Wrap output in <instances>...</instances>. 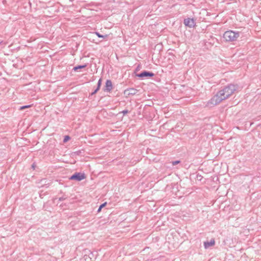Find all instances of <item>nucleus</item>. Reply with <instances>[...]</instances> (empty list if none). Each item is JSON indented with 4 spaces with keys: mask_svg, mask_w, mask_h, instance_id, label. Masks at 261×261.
I'll use <instances>...</instances> for the list:
<instances>
[{
    "mask_svg": "<svg viewBox=\"0 0 261 261\" xmlns=\"http://www.w3.org/2000/svg\"><path fill=\"white\" fill-rule=\"evenodd\" d=\"M238 89L237 85L229 84L225 86L208 101L207 106L211 107L219 104L222 101L228 98Z\"/></svg>",
    "mask_w": 261,
    "mask_h": 261,
    "instance_id": "obj_1",
    "label": "nucleus"
},
{
    "mask_svg": "<svg viewBox=\"0 0 261 261\" xmlns=\"http://www.w3.org/2000/svg\"><path fill=\"white\" fill-rule=\"evenodd\" d=\"M240 36L239 32L227 31L223 34V38L226 42H232L236 41Z\"/></svg>",
    "mask_w": 261,
    "mask_h": 261,
    "instance_id": "obj_2",
    "label": "nucleus"
},
{
    "mask_svg": "<svg viewBox=\"0 0 261 261\" xmlns=\"http://www.w3.org/2000/svg\"><path fill=\"white\" fill-rule=\"evenodd\" d=\"M86 178L85 173L81 172H75L72 174L69 179L71 180L81 181Z\"/></svg>",
    "mask_w": 261,
    "mask_h": 261,
    "instance_id": "obj_3",
    "label": "nucleus"
},
{
    "mask_svg": "<svg viewBox=\"0 0 261 261\" xmlns=\"http://www.w3.org/2000/svg\"><path fill=\"white\" fill-rule=\"evenodd\" d=\"M154 75V74L153 72L147 70H144L141 73L136 74L137 76L142 79H147L152 77Z\"/></svg>",
    "mask_w": 261,
    "mask_h": 261,
    "instance_id": "obj_4",
    "label": "nucleus"
},
{
    "mask_svg": "<svg viewBox=\"0 0 261 261\" xmlns=\"http://www.w3.org/2000/svg\"><path fill=\"white\" fill-rule=\"evenodd\" d=\"M183 23L186 27L190 28H194L196 25L195 19L194 18H185Z\"/></svg>",
    "mask_w": 261,
    "mask_h": 261,
    "instance_id": "obj_5",
    "label": "nucleus"
},
{
    "mask_svg": "<svg viewBox=\"0 0 261 261\" xmlns=\"http://www.w3.org/2000/svg\"><path fill=\"white\" fill-rule=\"evenodd\" d=\"M113 89L112 83L110 80H107L106 82L105 91L110 92Z\"/></svg>",
    "mask_w": 261,
    "mask_h": 261,
    "instance_id": "obj_6",
    "label": "nucleus"
},
{
    "mask_svg": "<svg viewBox=\"0 0 261 261\" xmlns=\"http://www.w3.org/2000/svg\"><path fill=\"white\" fill-rule=\"evenodd\" d=\"M138 92V90L133 88H130L126 89L124 91V93H127L128 95H134L136 94Z\"/></svg>",
    "mask_w": 261,
    "mask_h": 261,
    "instance_id": "obj_7",
    "label": "nucleus"
},
{
    "mask_svg": "<svg viewBox=\"0 0 261 261\" xmlns=\"http://www.w3.org/2000/svg\"><path fill=\"white\" fill-rule=\"evenodd\" d=\"M215 242L214 239L211 240L210 241H206L204 242V247L205 249L208 248L210 247L213 246L215 245Z\"/></svg>",
    "mask_w": 261,
    "mask_h": 261,
    "instance_id": "obj_8",
    "label": "nucleus"
},
{
    "mask_svg": "<svg viewBox=\"0 0 261 261\" xmlns=\"http://www.w3.org/2000/svg\"><path fill=\"white\" fill-rule=\"evenodd\" d=\"M87 65L86 64H84V65H77V66L74 67L73 68V70L75 71H78L79 69L85 68V67H87Z\"/></svg>",
    "mask_w": 261,
    "mask_h": 261,
    "instance_id": "obj_9",
    "label": "nucleus"
},
{
    "mask_svg": "<svg viewBox=\"0 0 261 261\" xmlns=\"http://www.w3.org/2000/svg\"><path fill=\"white\" fill-rule=\"evenodd\" d=\"M95 34L96 35L99 37V38H103V39H106L108 37V35H101L98 32H95Z\"/></svg>",
    "mask_w": 261,
    "mask_h": 261,
    "instance_id": "obj_10",
    "label": "nucleus"
},
{
    "mask_svg": "<svg viewBox=\"0 0 261 261\" xmlns=\"http://www.w3.org/2000/svg\"><path fill=\"white\" fill-rule=\"evenodd\" d=\"M107 205V202H104L103 203H102L99 207L98 210H97V212L99 213L101 211V209L104 207L106 205Z\"/></svg>",
    "mask_w": 261,
    "mask_h": 261,
    "instance_id": "obj_11",
    "label": "nucleus"
},
{
    "mask_svg": "<svg viewBox=\"0 0 261 261\" xmlns=\"http://www.w3.org/2000/svg\"><path fill=\"white\" fill-rule=\"evenodd\" d=\"M32 105H25L20 107L19 110H23L25 109L31 107Z\"/></svg>",
    "mask_w": 261,
    "mask_h": 261,
    "instance_id": "obj_12",
    "label": "nucleus"
},
{
    "mask_svg": "<svg viewBox=\"0 0 261 261\" xmlns=\"http://www.w3.org/2000/svg\"><path fill=\"white\" fill-rule=\"evenodd\" d=\"M101 82H102V80L101 79H100L98 81V83H97V88H99V89H100V86H101Z\"/></svg>",
    "mask_w": 261,
    "mask_h": 261,
    "instance_id": "obj_13",
    "label": "nucleus"
},
{
    "mask_svg": "<svg viewBox=\"0 0 261 261\" xmlns=\"http://www.w3.org/2000/svg\"><path fill=\"white\" fill-rule=\"evenodd\" d=\"M84 257L86 261H91V257H89L88 255H85Z\"/></svg>",
    "mask_w": 261,
    "mask_h": 261,
    "instance_id": "obj_14",
    "label": "nucleus"
},
{
    "mask_svg": "<svg viewBox=\"0 0 261 261\" xmlns=\"http://www.w3.org/2000/svg\"><path fill=\"white\" fill-rule=\"evenodd\" d=\"M67 198V197L66 196L63 195L62 197H60L59 198V200L61 201L65 200Z\"/></svg>",
    "mask_w": 261,
    "mask_h": 261,
    "instance_id": "obj_15",
    "label": "nucleus"
},
{
    "mask_svg": "<svg viewBox=\"0 0 261 261\" xmlns=\"http://www.w3.org/2000/svg\"><path fill=\"white\" fill-rule=\"evenodd\" d=\"M99 90V88H96L94 90V91L93 92H92V93H91V95H94V94H96Z\"/></svg>",
    "mask_w": 261,
    "mask_h": 261,
    "instance_id": "obj_16",
    "label": "nucleus"
},
{
    "mask_svg": "<svg viewBox=\"0 0 261 261\" xmlns=\"http://www.w3.org/2000/svg\"><path fill=\"white\" fill-rule=\"evenodd\" d=\"M70 137L69 136H65L64 139V142H66V141L69 140L70 139Z\"/></svg>",
    "mask_w": 261,
    "mask_h": 261,
    "instance_id": "obj_17",
    "label": "nucleus"
},
{
    "mask_svg": "<svg viewBox=\"0 0 261 261\" xmlns=\"http://www.w3.org/2000/svg\"><path fill=\"white\" fill-rule=\"evenodd\" d=\"M179 163H180V161L177 160V161H173L172 162V164L173 165H176L179 164Z\"/></svg>",
    "mask_w": 261,
    "mask_h": 261,
    "instance_id": "obj_18",
    "label": "nucleus"
},
{
    "mask_svg": "<svg viewBox=\"0 0 261 261\" xmlns=\"http://www.w3.org/2000/svg\"><path fill=\"white\" fill-rule=\"evenodd\" d=\"M202 177H203L201 175H199V174H197V176H196V178L198 180H201L202 179Z\"/></svg>",
    "mask_w": 261,
    "mask_h": 261,
    "instance_id": "obj_19",
    "label": "nucleus"
},
{
    "mask_svg": "<svg viewBox=\"0 0 261 261\" xmlns=\"http://www.w3.org/2000/svg\"><path fill=\"white\" fill-rule=\"evenodd\" d=\"M129 112V111L127 110H124L123 111H122L121 112V113L123 114V115H125L126 114H127Z\"/></svg>",
    "mask_w": 261,
    "mask_h": 261,
    "instance_id": "obj_20",
    "label": "nucleus"
},
{
    "mask_svg": "<svg viewBox=\"0 0 261 261\" xmlns=\"http://www.w3.org/2000/svg\"><path fill=\"white\" fill-rule=\"evenodd\" d=\"M32 167L34 169L35 168V164L34 163L32 165Z\"/></svg>",
    "mask_w": 261,
    "mask_h": 261,
    "instance_id": "obj_21",
    "label": "nucleus"
},
{
    "mask_svg": "<svg viewBox=\"0 0 261 261\" xmlns=\"http://www.w3.org/2000/svg\"><path fill=\"white\" fill-rule=\"evenodd\" d=\"M80 152H80V151H79V152H77V154H79V153H80Z\"/></svg>",
    "mask_w": 261,
    "mask_h": 261,
    "instance_id": "obj_22",
    "label": "nucleus"
},
{
    "mask_svg": "<svg viewBox=\"0 0 261 261\" xmlns=\"http://www.w3.org/2000/svg\"><path fill=\"white\" fill-rule=\"evenodd\" d=\"M115 1H116V0H114V2H115Z\"/></svg>",
    "mask_w": 261,
    "mask_h": 261,
    "instance_id": "obj_23",
    "label": "nucleus"
},
{
    "mask_svg": "<svg viewBox=\"0 0 261 261\" xmlns=\"http://www.w3.org/2000/svg\"><path fill=\"white\" fill-rule=\"evenodd\" d=\"M1 44V42H0V44Z\"/></svg>",
    "mask_w": 261,
    "mask_h": 261,
    "instance_id": "obj_24",
    "label": "nucleus"
}]
</instances>
